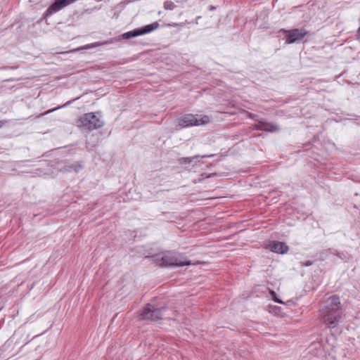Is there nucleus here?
I'll use <instances>...</instances> for the list:
<instances>
[{
    "label": "nucleus",
    "mask_w": 360,
    "mask_h": 360,
    "mask_svg": "<svg viewBox=\"0 0 360 360\" xmlns=\"http://www.w3.org/2000/svg\"><path fill=\"white\" fill-rule=\"evenodd\" d=\"M321 321L327 328H335L342 319L341 302L337 295H332L323 301L319 307Z\"/></svg>",
    "instance_id": "f257e3e1"
},
{
    "label": "nucleus",
    "mask_w": 360,
    "mask_h": 360,
    "mask_svg": "<svg viewBox=\"0 0 360 360\" xmlns=\"http://www.w3.org/2000/svg\"><path fill=\"white\" fill-rule=\"evenodd\" d=\"M155 259L160 262L161 266H183L189 265L190 261L186 260L182 255L173 252L160 253L154 256Z\"/></svg>",
    "instance_id": "f03ea898"
},
{
    "label": "nucleus",
    "mask_w": 360,
    "mask_h": 360,
    "mask_svg": "<svg viewBox=\"0 0 360 360\" xmlns=\"http://www.w3.org/2000/svg\"><path fill=\"white\" fill-rule=\"evenodd\" d=\"M165 307H158L153 304L149 303L146 304L139 314L140 320H150L157 321L163 318Z\"/></svg>",
    "instance_id": "7ed1b4c3"
},
{
    "label": "nucleus",
    "mask_w": 360,
    "mask_h": 360,
    "mask_svg": "<svg viewBox=\"0 0 360 360\" xmlns=\"http://www.w3.org/2000/svg\"><path fill=\"white\" fill-rule=\"evenodd\" d=\"M103 122L96 113H86L82 116L77 121V125L84 129L94 130L101 128L103 125Z\"/></svg>",
    "instance_id": "20e7f679"
},
{
    "label": "nucleus",
    "mask_w": 360,
    "mask_h": 360,
    "mask_svg": "<svg viewBox=\"0 0 360 360\" xmlns=\"http://www.w3.org/2000/svg\"><path fill=\"white\" fill-rule=\"evenodd\" d=\"M210 122V118L207 115L198 117V115H186L181 117L179 121V126L181 127H187L191 126H198L207 124Z\"/></svg>",
    "instance_id": "39448f33"
},
{
    "label": "nucleus",
    "mask_w": 360,
    "mask_h": 360,
    "mask_svg": "<svg viewBox=\"0 0 360 360\" xmlns=\"http://www.w3.org/2000/svg\"><path fill=\"white\" fill-rule=\"evenodd\" d=\"M287 44H292L302 39L308 33L304 29L282 30Z\"/></svg>",
    "instance_id": "423d86ee"
},
{
    "label": "nucleus",
    "mask_w": 360,
    "mask_h": 360,
    "mask_svg": "<svg viewBox=\"0 0 360 360\" xmlns=\"http://www.w3.org/2000/svg\"><path fill=\"white\" fill-rule=\"evenodd\" d=\"M269 248L274 252L285 254L288 250V246L283 242L272 241L269 244Z\"/></svg>",
    "instance_id": "0eeeda50"
},
{
    "label": "nucleus",
    "mask_w": 360,
    "mask_h": 360,
    "mask_svg": "<svg viewBox=\"0 0 360 360\" xmlns=\"http://www.w3.org/2000/svg\"><path fill=\"white\" fill-rule=\"evenodd\" d=\"M257 129L270 132L277 131L279 130L277 125L266 122H259L257 124Z\"/></svg>",
    "instance_id": "6e6552de"
},
{
    "label": "nucleus",
    "mask_w": 360,
    "mask_h": 360,
    "mask_svg": "<svg viewBox=\"0 0 360 360\" xmlns=\"http://www.w3.org/2000/svg\"><path fill=\"white\" fill-rule=\"evenodd\" d=\"M158 26H159V25L158 22H154V23L148 25L142 28H139V30H140V32H141V35H142V34H147V33H149V32L153 31L154 30L157 29L158 27Z\"/></svg>",
    "instance_id": "1a4fd4ad"
},
{
    "label": "nucleus",
    "mask_w": 360,
    "mask_h": 360,
    "mask_svg": "<svg viewBox=\"0 0 360 360\" xmlns=\"http://www.w3.org/2000/svg\"><path fill=\"white\" fill-rule=\"evenodd\" d=\"M139 35H141V32H140V30L139 29H136L127 32H125L122 34V37L124 39H129L133 37H138Z\"/></svg>",
    "instance_id": "9d476101"
},
{
    "label": "nucleus",
    "mask_w": 360,
    "mask_h": 360,
    "mask_svg": "<svg viewBox=\"0 0 360 360\" xmlns=\"http://www.w3.org/2000/svg\"><path fill=\"white\" fill-rule=\"evenodd\" d=\"M200 158V156L198 155H195L193 157H191V158H181L179 160V164H190L191 163L193 160L195 159H198Z\"/></svg>",
    "instance_id": "9b49d317"
},
{
    "label": "nucleus",
    "mask_w": 360,
    "mask_h": 360,
    "mask_svg": "<svg viewBox=\"0 0 360 360\" xmlns=\"http://www.w3.org/2000/svg\"><path fill=\"white\" fill-rule=\"evenodd\" d=\"M107 44L106 41L105 42H95V43H93V44H87L86 45L84 49H91V48H95V47H98V46H102V45H104Z\"/></svg>",
    "instance_id": "f8f14e48"
},
{
    "label": "nucleus",
    "mask_w": 360,
    "mask_h": 360,
    "mask_svg": "<svg viewBox=\"0 0 360 360\" xmlns=\"http://www.w3.org/2000/svg\"><path fill=\"white\" fill-rule=\"evenodd\" d=\"M176 7V5L171 1H166L164 3V8L166 10H173Z\"/></svg>",
    "instance_id": "ddd939ff"
},
{
    "label": "nucleus",
    "mask_w": 360,
    "mask_h": 360,
    "mask_svg": "<svg viewBox=\"0 0 360 360\" xmlns=\"http://www.w3.org/2000/svg\"><path fill=\"white\" fill-rule=\"evenodd\" d=\"M270 294H271V295L272 297V299L276 302H278V303H280V304H283L284 303L283 301H281V300L277 298L276 293L274 290H271L270 291Z\"/></svg>",
    "instance_id": "4468645a"
},
{
    "label": "nucleus",
    "mask_w": 360,
    "mask_h": 360,
    "mask_svg": "<svg viewBox=\"0 0 360 360\" xmlns=\"http://www.w3.org/2000/svg\"><path fill=\"white\" fill-rule=\"evenodd\" d=\"M313 264V262L311 261H307L305 262H302L301 264L302 266H311V264Z\"/></svg>",
    "instance_id": "2eb2a0df"
},
{
    "label": "nucleus",
    "mask_w": 360,
    "mask_h": 360,
    "mask_svg": "<svg viewBox=\"0 0 360 360\" xmlns=\"http://www.w3.org/2000/svg\"><path fill=\"white\" fill-rule=\"evenodd\" d=\"M6 123V121L0 120V128H1Z\"/></svg>",
    "instance_id": "dca6fc26"
},
{
    "label": "nucleus",
    "mask_w": 360,
    "mask_h": 360,
    "mask_svg": "<svg viewBox=\"0 0 360 360\" xmlns=\"http://www.w3.org/2000/svg\"><path fill=\"white\" fill-rule=\"evenodd\" d=\"M249 117H252V118H254V117H255V115H252V113H250V114H249Z\"/></svg>",
    "instance_id": "f3484780"
},
{
    "label": "nucleus",
    "mask_w": 360,
    "mask_h": 360,
    "mask_svg": "<svg viewBox=\"0 0 360 360\" xmlns=\"http://www.w3.org/2000/svg\"><path fill=\"white\" fill-rule=\"evenodd\" d=\"M214 9H215V7H214V6H210V10H214Z\"/></svg>",
    "instance_id": "a211bd4d"
},
{
    "label": "nucleus",
    "mask_w": 360,
    "mask_h": 360,
    "mask_svg": "<svg viewBox=\"0 0 360 360\" xmlns=\"http://www.w3.org/2000/svg\"><path fill=\"white\" fill-rule=\"evenodd\" d=\"M359 32H360V27H359Z\"/></svg>",
    "instance_id": "6ab92c4d"
}]
</instances>
